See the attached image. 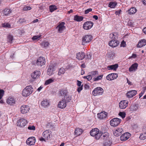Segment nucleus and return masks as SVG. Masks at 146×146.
Returning a JSON list of instances; mask_svg holds the SVG:
<instances>
[{"label": "nucleus", "instance_id": "27", "mask_svg": "<svg viewBox=\"0 0 146 146\" xmlns=\"http://www.w3.org/2000/svg\"><path fill=\"white\" fill-rule=\"evenodd\" d=\"M146 45V40L145 39H142L140 40L137 44V47L141 48Z\"/></svg>", "mask_w": 146, "mask_h": 146}, {"label": "nucleus", "instance_id": "63", "mask_svg": "<svg viewBox=\"0 0 146 146\" xmlns=\"http://www.w3.org/2000/svg\"><path fill=\"white\" fill-rule=\"evenodd\" d=\"M77 85L79 87L81 86L82 84V82L79 80L77 81Z\"/></svg>", "mask_w": 146, "mask_h": 146}, {"label": "nucleus", "instance_id": "56", "mask_svg": "<svg viewBox=\"0 0 146 146\" xmlns=\"http://www.w3.org/2000/svg\"><path fill=\"white\" fill-rule=\"evenodd\" d=\"M126 42L124 40L123 41L121 44V46L123 47H125L126 46Z\"/></svg>", "mask_w": 146, "mask_h": 146}, {"label": "nucleus", "instance_id": "45", "mask_svg": "<svg viewBox=\"0 0 146 146\" xmlns=\"http://www.w3.org/2000/svg\"><path fill=\"white\" fill-rule=\"evenodd\" d=\"M64 72L65 70H64V68H62L59 69L58 74V75H60L62 74H64Z\"/></svg>", "mask_w": 146, "mask_h": 146}, {"label": "nucleus", "instance_id": "26", "mask_svg": "<svg viewBox=\"0 0 146 146\" xmlns=\"http://www.w3.org/2000/svg\"><path fill=\"white\" fill-rule=\"evenodd\" d=\"M138 66V64L137 63H135L133 64L129 68V71L131 72L136 70L137 69Z\"/></svg>", "mask_w": 146, "mask_h": 146}, {"label": "nucleus", "instance_id": "54", "mask_svg": "<svg viewBox=\"0 0 146 146\" xmlns=\"http://www.w3.org/2000/svg\"><path fill=\"white\" fill-rule=\"evenodd\" d=\"M25 19L23 18H21L19 20L18 22L19 23L21 24L23 23V22H25Z\"/></svg>", "mask_w": 146, "mask_h": 146}, {"label": "nucleus", "instance_id": "2", "mask_svg": "<svg viewBox=\"0 0 146 146\" xmlns=\"http://www.w3.org/2000/svg\"><path fill=\"white\" fill-rule=\"evenodd\" d=\"M90 135L92 136H94L96 139H99L100 138L101 133L99 129L97 128L92 129L90 132Z\"/></svg>", "mask_w": 146, "mask_h": 146}, {"label": "nucleus", "instance_id": "59", "mask_svg": "<svg viewBox=\"0 0 146 146\" xmlns=\"http://www.w3.org/2000/svg\"><path fill=\"white\" fill-rule=\"evenodd\" d=\"M46 139L45 138H43L42 137H40L39 139V140L41 141H44L45 142H46Z\"/></svg>", "mask_w": 146, "mask_h": 146}, {"label": "nucleus", "instance_id": "23", "mask_svg": "<svg viewBox=\"0 0 146 146\" xmlns=\"http://www.w3.org/2000/svg\"><path fill=\"white\" fill-rule=\"evenodd\" d=\"M85 54L84 52H80L77 53L76 58L79 60H82L85 58Z\"/></svg>", "mask_w": 146, "mask_h": 146}, {"label": "nucleus", "instance_id": "28", "mask_svg": "<svg viewBox=\"0 0 146 146\" xmlns=\"http://www.w3.org/2000/svg\"><path fill=\"white\" fill-rule=\"evenodd\" d=\"M109 37L111 39V40H116L117 38V33H113L110 34L109 35Z\"/></svg>", "mask_w": 146, "mask_h": 146}, {"label": "nucleus", "instance_id": "42", "mask_svg": "<svg viewBox=\"0 0 146 146\" xmlns=\"http://www.w3.org/2000/svg\"><path fill=\"white\" fill-rule=\"evenodd\" d=\"M49 44V43L47 41L43 42L41 44L42 46H43L44 47H48Z\"/></svg>", "mask_w": 146, "mask_h": 146}, {"label": "nucleus", "instance_id": "10", "mask_svg": "<svg viewBox=\"0 0 146 146\" xmlns=\"http://www.w3.org/2000/svg\"><path fill=\"white\" fill-rule=\"evenodd\" d=\"M93 24V22L92 21H87L85 22L83 24V28L85 30H88L92 27Z\"/></svg>", "mask_w": 146, "mask_h": 146}, {"label": "nucleus", "instance_id": "57", "mask_svg": "<svg viewBox=\"0 0 146 146\" xmlns=\"http://www.w3.org/2000/svg\"><path fill=\"white\" fill-rule=\"evenodd\" d=\"M121 10L120 9L118 11H117L115 12V14H116V15H119V14H120L121 12Z\"/></svg>", "mask_w": 146, "mask_h": 146}, {"label": "nucleus", "instance_id": "25", "mask_svg": "<svg viewBox=\"0 0 146 146\" xmlns=\"http://www.w3.org/2000/svg\"><path fill=\"white\" fill-rule=\"evenodd\" d=\"M54 66H49L47 71V74L49 76H51L54 74Z\"/></svg>", "mask_w": 146, "mask_h": 146}, {"label": "nucleus", "instance_id": "33", "mask_svg": "<svg viewBox=\"0 0 146 146\" xmlns=\"http://www.w3.org/2000/svg\"><path fill=\"white\" fill-rule=\"evenodd\" d=\"M137 11L135 7H132L129 9L128 10L127 12L128 13L130 14H133L135 13Z\"/></svg>", "mask_w": 146, "mask_h": 146}, {"label": "nucleus", "instance_id": "49", "mask_svg": "<svg viewBox=\"0 0 146 146\" xmlns=\"http://www.w3.org/2000/svg\"><path fill=\"white\" fill-rule=\"evenodd\" d=\"M4 91L3 90H0V100L2 98L4 95Z\"/></svg>", "mask_w": 146, "mask_h": 146}, {"label": "nucleus", "instance_id": "61", "mask_svg": "<svg viewBox=\"0 0 146 146\" xmlns=\"http://www.w3.org/2000/svg\"><path fill=\"white\" fill-rule=\"evenodd\" d=\"M145 92L144 91H142L139 94V98H140L143 94Z\"/></svg>", "mask_w": 146, "mask_h": 146}, {"label": "nucleus", "instance_id": "15", "mask_svg": "<svg viewBox=\"0 0 146 146\" xmlns=\"http://www.w3.org/2000/svg\"><path fill=\"white\" fill-rule=\"evenodd\" d=\"M30 109V108L27 105H23L21 106L20 108V111L22 114L27 113Z\"/></svg>", "mask_w": 146, "mask_h": 146}, {"label": "nucleus", "instance_id": "58", "mask_svg": "<svg viewBox=\"0 0 146 146\" xmlns=\"http://www.w3.org/2000/svg\"><path fill=\"white\" fill-rule=\"evenodd\" d=\"M82 86H79V87L78 88L77 91L79 93L81 90L82 89Z\"/></svg>", "mask_w": 146, "mask_h": 146}, {"label": "nucleus", "instance_id": "34", "mask_svg": "<svg viewBox=\"0 0 146 146\" xmlns=\"http://www.w3.org/2000/svg\"><path fill=\"white\" fill-rule=\"evenodd\" d=\"M83 132L82 130L81 129L77 128L75 130L74 133L75 135L79 136Z\"/></svg>", "mask_w": 146, "mask_h": 146}, {"label": "nucleus", "instance_id": "19", "mask_svg": "<svg viewBox=\"0 0 146 146\" xmlns=\"http://www.w3.org/2000/svg\"><path fill=\"white\" fill-rule=\"evenodd\" d=\"M131 134L128 132H126L120 137V139L121 141H125L128 139L130 137Z\"/></svg>", "mask_w": 146, "mask_h": 146}, {"label": "nucleus", "instance_id": "13", "mask_svg": "<svg viewBox=\"0 0 146 146\" xmlns=\"http://www.w3.org/2000/svg\"><path fill=\"white\" fill-rule=\"evenodd\" d=\"M128 101L126 100L121 101L119 104V106L120 109H124L128 106Z\"/></svg>", "mask_w": 146, "mask_h": 146}, {"label": "nucleus", "instance_id": "31", "mask_svg": "<svg viewBox=\"0 0 146 146\" xmlns=\"http://www.w3.org/2000/svg\"><path fill=\"white\" fill-rule=\"evenodd\" d=\"M109 133L107 132L101 133L100 134V137L106 140L109 139Z\"/></svg>", "mask_w": 146, "mask_h": 146}, {"label": "nucleus", "instance_id": "37", "mask_svg": "<svg viewBox=\"0 0 146 146\" xmlns=\"http://www.w3.org/2000/svg\"><path fill=\"white\" fill-rule=\"evenodd\" d=\"M111 144V142L109 139L105 140L103 143V145L104 146H110Z\"/></svg>", "mask_w": 146, "mask_h": 146}, {"label": "nucleus", "instance_id": "1", "mask_svg": "<svg viewBox=\"0 0 146 146\" xmlns=\"http://www.w3.org/2000/svg\"><path fill=\"white\" fill-rule=\"evenodd\" d=\"M33 91V88L32 86H27L23 90L22 94L23 96L27 97L32 94Z\"/></svg>", "mask_w": 146, "mask_h": 146}, {"label": "nucleus", "instance_id": "64", "mask_svg": "<svg viewBox=\"0 0 146 146\" xmlns=\"http://www.w3.org/2000/svg\"><path fill=\"white\" fill-rule=\"evenodd\" d=\"M127 82L128 83L129 85H131V82L127 78Z\"/></svg>", "mask_w": 146, "mask_h": 146}, {"label": "nucleus", "instance_id": "22", "mask_svg": "<svg viewBox=\"0 0 146 146\" xmlns=\"http://www.w3.org/2000/svg\"><path fill=\"white\" fill-rule=\"evenodd\" d=\"M123 131V129L122 128H117L115 130L113 134L114 135L118 137L122 134Z\"/></svg>", "mask_w": 146, "mask_h": 146}, {"label": "nucleus", "instance_id": "16", "mask_svg": "<svg viewBox=\"0 0 146 146\" xmlns=\"http://www.w3.org/2000/svg\"><path fill=\"white\" fill-rule=\"evenodd\" d=\"M118 77V74L117 73H111L108 75L106 79L109 80H112L116 79Z\"/></svg>", "mask_w": 146, "mask_h": 146}, {"label": "nucleus", "instance_id": "43", "mask_svg": "<svg viewBox=\"0 0 146 146\" xmlns=\"http://www.w3.org/2000/svg\"><path fill=\"white\" fill-rule=\"evenodd\" d=\"M7 38L8 40V41L10 43H12V41L13 40V36L11 35H9L7 36Z\"/></svg>", "mask_w": 146, "mask_h": 146}, {"label": "nucleus", "instance_id": "50", "mask_svg": "<svg viewBox=\"0 0 146 146\" xmlns=\"http://www.w3.org/2000/svg\"><path fill=\"white\" fill-rule=\"evenodd\" d=\"M91 74L92 76H96L98 74V71H94L91 72Z\"/></svg>", "mask_w": 146, "mask_h": 146}, {"label": "nucleus", "instance_id": "53", "mask_svg": "<svg viewBox=\"0 0 146 146\" xmlns=\"http://www.w3.org/2000/svg\"><path fill=\"white\" fill-rule=\"evenodd\" d=\"M40 37V36H35L33 37L32 39L33 40H35L36 39H39Z\"/></svg>", "mask_w": 146, "mask_h": 146}, {"label": "nucleus", "instance_id": "24", "mask_svg": "<svg viewBox=\"0 0 146 146\" xmlns=\"http://www.w3.org/2000/svg\"><path fill=\"white\" fill-rule=\"evenodd\" d=\"M119 44V42L116 40H111L109 43V46L113 47L117 46Z\"/></svg>", "mask_w": 146, "mask_h": 146}, {"label": "nucleus", "instance_id": "8", "mask_svg": "<svg viewBox=\"0 0 146 146\" xmlns=\"http://www.w3.org/2000/svg\"><path fill=\"white\" fill-rule=\"evenodd\" d=\"M65 23L64 22H62L59 23L58 25L56 27V29H57L58 32L61 33L62 31L66 29L64 26Z\"/></svg>", "mask_w": 146, "mask_h": 146}, {"label": "nucleus", "instance_id": "40", "mask_svg": "<svg viewBox=\"0 0 146 146\" xmlns=\"http://www.w3.org/2000/svg\"><path fill=\"white\" fill-rule=\"evenodd\" d=\"M139 138L140 140H144L146 139V133H144L140 134Z\"/></svg>", "mask_w": 146, "mask_h": 146}, {"label": "nucleus", "instance_id": "14", "mask_svg": "<svg viewBox=\"0 0 146 146\" xmlns=\"http://www.w3.org/2000/svg\"><path fill=\"white\" fill-rule=\"evenodd\" d=\"M42 135L47 140H48L52 136L51 132L49 130L44 131L42 133Z\"/></svg>", "mask_w": 146, "mask_h": 146}, {"label": "nucleus", "instance_id": "7", "mask_svg": "<svg viewBox=\"0 0 146 146\" xmlns=\"http://www.w3.org/2000/svg\"><path fill=\"white\" fill-rule=\"evenodd\" d=\"M121 121V119L117 118H115L111 120L110 123L111 126L115 127L118 125Z\"/></svg>", "mask_w": 146, "mask_h": 146}, {"label": "nucleus", "instance_id": "62", "mask_svg": "<svg viewBox=\"0 0 146 146\" xmlns=\"http://www.w3.org/2000/svg\"><path fill=\"white\" fill-rule=\"evenodd\" d=\"M91 55L90 54H87L86 56V58L90 59L91 58Z\"/></svg>", "mask_w": 146, "mask_h": 146}, {"label": "nucleus", "instance_id": "55", "mask_svg": "<svg viewBox=\"0 0 146 146\" xmlns=\"http://www.w3.org/2000/svg\"><path fill=\"white\" fill-rule=\"evenodd\" d=\"M92 9L91 8H89L87 10H86L85 11V14H88L89 12H91L92 11Z\"/></svg>", "mask_w": 146, "mask_h": 146}, {"label": "nucleus", "instance_id": "20", "mask_svg": "<svg viewBox=\"0 0 146 146\" xmlns=\"http://www.w3.org/2000/svg\"><path fill=\"white\" fill-rule=\"evenodd\" d=\"M137 94V91L135 90L129 91L127 92L126 96L129 98H131L135 96Z\"/></svg>", "mask_w": 146, "mask_h": 146}, {"label": "nucleus", "instance_id": "6", "mask_svg": "<svg viewBox=\"0 0 146 146\" xmlns=\"http://www.w3.org/2000/svg\"><path fill=\"white\" fill-rule=\"evenodd\" d=\"M104 92L103 89L100 87L95 88L93 91L92 94L94 96L100 95L102 94Z\"/></svg>", "mask_w": 146, "mask_h": 146}, {"label": "nucleus", "instance_id": "36", "mask_svg": "<svg viewBox=\"0 0 146 146\" xmlns=\"http://www.w3.org/2000/svg\"><path fill=\"white\" fill-rule=\"evenodd\" d=\"M56 80L54 78H50L46 81L45 83V85H48L53 82L55 81Z\"/></svg>", "mask_w": 146, "mask_h": 146}, {"label": "nucleus", "instance_id": "9", "mask_svg": "<svg viewBox=\"0 0 146 146\" xmlns=\"http://www.w3.org/2000/svg\"><path fill=\"white\" fill-rule=\"evenodd\" d=\"M59 94L60 96H64V98L65 99H70L71 100V97L68 95V92L67 90H61L59 91Z\"/></svg>", "mask_w": 146, "mask_h": 146}, {"label": "nucleus", "instance_id": "30", "mask_svg": "<svg viewBox=\"0 0 146 146\" xmlns=\"http://www.w3.org/2000/svg\"><path fill=\"white\" fill-rule=\"evenodd\" d=\"M49 101L47 100H43L41 103V106L44 108L48 107L49 105Z\"/></svg>", "mask_w": 146, "mask_h": 146}, {"label": "nucleus", "instance_id": "48", "mask_svg": "<svg viewBox=\"0 0 146 146\" xmlns=\"http://www.w3.org/2000/svg\"><path fill=\"white\" fill-rule=\"evenodd\" d=\"M84 78L87 79L88 80H90L92 79V77L91 75H89L87 76H84L83 77Z\"/></svg>", "mask_w": 146, "mask_h": 146}, {"label": "nucleus", "instance_id": "12", "mask_svg": "<svg viewBox=\"0 0 146 146\" xmlns=\"http://www.w3.org/2000/svg\"><path fill=\"white\" fill-rule=\"evenodd\" d=\"M36 63L38 66H41L44 65L45 63V59L44 58L42 57H39L37 59Z\"/></svg>", "mask_w": 146, "mask_h": 146}, {"label": "nucleus", "instance_id": "18", "mask_svg": "<svg viewBox=\"0 0 146 146\" xmlns=\"http://www.w3.org/2000/svg\"><path fill=\"white\" fill-rule=\"evenodd\" d=\"M6 102L9 105L13 106L15 104V100L13 98L10 97L7 99Z\"/></svg>", "mask_w": 146, "mask_h": 146}, {"label": "nucleus", "instance_id": "44", "mask_svg": "<svg viewBox=\"0 0 146 146\" xmlns=\"http://www.w3.org/2000/svg\"><path fill=\"white\" fill-rule=\"evenodd\" d=\"M2 27L5 28H10L11 25L8 23H5L2 25Z\"/></svg>", "mask_w": 146, "mask_h": 146}, {"label": "nucleus", "instance_id": "29", "mask_svg": "<svg viewBox=\"0 0 146 146\" xmlns=\"http://www.w3.org/2000/svg\"><path fill=\"white\" fill-rule=\"evenodd\" d=\"M98 117L100 119H102L106 118L107 116V113L105 112H102L98 114Z\"/></svg>", "mask_w": 146, "mask_h": 146}, {"label": "nucleus", "instance_id": "38", "mask_svg": "<svg viewBox=\"0 0 146 146\" xmlns=\"http://www.w3.org/2000/svg\"><path fill=\"white\" fill-rule=\"evenodd\" d=\"M83 18L82 16L76 15L74 17V20L77 21H80L83 20Z\"/></svg>", "mask_w": 146, "mask_h": 146}, {"label": "nucleus", "instance_id": "21", "mask_svg": "<svg viewBox=\"0 0 146 146\" xmlns=\"http://www.w3.org/2000/svg\"><path fill=\"white\" fill-rule=\"evenodd\" d=\"M139 105L135 103L132 104L129 108L130 111L132 112L135 111L138 108Z\"/></svg>", "mask_w": 146, "mask_h": 146}, {"label": "nucleus", "instance_id": "60", "mask_svg": "<svg viewBox=\"0 0 146 146\" xmlns=\"http://www.w3.org/2000/svg\"><path fill=\"white\" fill-rule=\"evenodd\" d=\"M137 57V55L136 54L133 53L132 54V55L130 57V58H136Z\"/></svg>", "mask_w": 146, "mask_h": 146}, {"label": "nucleus", "instance_id": "47", "mask_svg": "<svg viewBox=\"0 0 146 146\" xmlns=\"http://www.w3.org/2000/svg\"><path fill=\"white\" fill-rule=\"evenodd\" d=\"M119 115L121 116L122 118H124L126 115V113H125L123 112H119Z\"/></svg>", "mask_w": 146, "mask_h": 146}, {"label": "nucleus", "instance_id": "39", "mask_svg": "<svg viewBox=\"0 0 146 146\" xmlns=\"http://www.w3.org/2000/svg\"><path fill=\"white\" fill-rule=\"evenodd\" d=\"M117 3L116 2H110L109 3L108 7L111 8H113L116 6Z\"/></svg>", "mask_w": 146, "mask_h": 146}, {"label": "nucleus", "instance_id": "46", "mask_svg": "<svg viewBox=\"0 0 146 146\" xmlns=\"http://www.w3.org/2000/svg\"><path fill=\"white\" fill-rule=\"evenodd\" d=\"M103 75H100L98 76L96 78H95L93 79V80L94 81H95L101 80L102 77Z\"/></svg>", "mask_w": 146, "mask_h": 146}, {"label": "nucleus", "instance_id": "52", "mask_svg": "<svg viewBox=\"0 0 146 146\" xmlns=\"http://www.w3.org/2000/svg\"><path fill=\"white\" fill-rule=\"evenodd\" d=\"M31 9V7L30 6H27L23 8V9L24 11H27L30 10Z\"/></svg>", "mask_w": 146, "mask_h": 146}, {"label": "nucleus", "instance_id": "4", "mask_svg": "<svg viewBox=\"0 0 146 146\" xmlns=\"http://www.w3.org/2000/svg\"><path fill=\"white\" fill-rule=\"evenodd\" d=\"M40 72L39 71H34L31 74V78L29 80V82L31 83H33L35 81L36 79L38 78L40 76Z\"/></svg>", "mask_w": 146, "mask_h": 146}, {"label": "nucleus", "instance_id": "11", "mask_svg": "<svg viewBox=\"0 0 146 146\" xmlns=\"http://www.w3.org/2000/svg\"><path fill=\"white\" fill-rule=\"evenodd\" d=\"M27 123V121L26 120L23 118H21L18 120L17 125L21 127H23L26 125Z\"/></svg>", "mask_w": 146, "mask_h": 146}, {"label": "nucleus", "instance_id": "3", "mask_svg": "<svg viewBox=\"0 0 146 146\" xmlns=\"http://www.w3.org/2000/svg\"><path fill=\"white\" fill-rule=\"evenodd\" d=\"M70 100V99H68L66 100L63 98L59 102L58 107L61 109L65 108L67 105V103L69 102Z\"/></svg>", "mask_w": 146, "mask_h": 146}, {"label": "nucleus", "instance_id": "35", "mask_svg": "<svg viewBox=\"0 0 146 146\" xmlns=\"http://www.w3.org/2000/svg\"><path fill=\"white\" fill-rule=\"evenodd\" d=\"M12 11L10 9L6 8L3 11V13L5 15L7 16L11 13Z\"/></svg>", "mask_w": 146, "mask_h": 146}, {"label": "nucleus", "instance_id": "32", "mask_svg": "<svg viewBox=\"0 0 146 146\" xmlns=\"http://www.w3.org/2000/svg\"><path fill=\"white\" fill-rule=\"evenodd\" d=\"M118 67V64H115L114 65L108 66H107V68L108 70H116Z\"/></svg>", "mask_w": 146, "mask_h": 146}, {"label": "nucleus", "instance_id": "5", "mask_svg": "<svg viewBox=\"0 0 146 146\" xmlns=\"http://www.w3.org/2000/svg\"><path fill=\"white\" fill-rule=\"evenodd\" d=\"M92 38V36L91 35H86L84 36L82 38V44L83 45H85L86 43L90 42Z\"/></svg>", "mask_w": 146, "mask_h": 146}, {"label": "nucleus", "instance_id": "51", "mask_svg": "<svg viewBox=\"0 0 146 146\" xmlns=\"http://www.w3.org/2000/svg\"><path fill=\"white\" fill-rule=\"evenodd\" d=\"M28 129L30 130H35V127L34 125L29 126Z\"/></svg>", "mask_w": 146, "mask_h": 146}, {"label": "nucleus", "instance_id": "17", "mask_svg": "<svg viewBox=\"0 0 146 146\" xmlns=\"http://www.w3.org/2000/svg\"><path fill=\"white\" fill-rule=\"evenodd\" d=\"M36 142L35 137H31L28 138L26 141L27 144L29 145H34Z\"/></svg>", "mask_w": 146, "mask_h": 146}, {"label": "nucleus", "instance_id": "41", "mask_svg": "<svg viewBox=\"0 0 146 146\" xmlns=\"http://www.w3.org/2000/svg\"><path fill=\"white\" fill-rule=\"evenodd\" d=\"M49 9L50 11L52 12L54 10L57 9L55 5H51L49 7Z\"/></svg>", "mask_w": 146, "mask_h": 146}]
</instances>
